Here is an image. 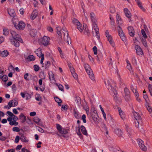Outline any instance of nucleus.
Instances as JSON below:
<instances>
[{
    "label": "nucleus",
    "instance_id": "f257e3e1",
    "mask_svg": "<svg viewBox=\"0 0 152 152\" xmlns=\"http://www.w3.org/2000/svg\"><path fill=\"white\" fill-rule=\"evenodd\" d=\"M11 34H12V38L10 39V42L12 44L14 45L15 47H18L20 45L19 42H23V41L20 38V36L17 34L14 31H11Z\"/></svg>",
    "mask_w": 152,
    "mask_h": 152
},
{
    "label": "nucleus",
    "instance_id": "f03ea898",
    "mask_svg": "<svg viewBox=\"0 0 152 152\" xmlns=\"http://www.w3.org/2000/svg\"><path fill=\"white\" fill-rule=\"evenodd\" d=\"M104 82L106 87L109 91H112L115 95H117V91L114 88V87L115 86V84L113 81L111 79H110L107 80V81H104Z\"/></svg>",
    "mask_w": 152,
    "mask_h": 152
},
{
    "label": "nucleus",
    "instance_id": "7ed1b4c3",
    "mask_svg": "<svg viewBox=\"0 0 152 152\" xmlns=\"http://www.w3.org/2000/svg\"><path fill=\"white\" fill-rule=\"evenodd\" d=\"M56 128L59 134L57 133L56 134L59 137H61L62 135L66 134L68 133L69 129H66L64 128H63L59 124H56Z\"/></svg>",
    "mask_w": 152,
    "mask_h": 152
},
{
    "label": "nucleus",
    "instance_id": "20e7f679",
    "mask_svg": "<svg viewBox=\"0 0 152 152\" xmlns=\"http://www.w3.org/2000/svg\"><path fill=\"white\" fill-rule=\"evenodd\" d=\"M57 33L58 35L60 36L61 38V34H63L64 35V39H65L66 36L67 35V36L69 35L68 32L66 28L64 27H63L61 30H60V28L59 26L57 27Z\"/></svg>",
    "mask_w": 152,
    "mask_h": 152
},
{
    "label": "nucleus",
    "instance_id": "39448f33",
    "mask_svg": "<svg viewBox=\"0 0 152 152\" xmlns=\"http://www.w3.org/2000/svg\"><path fill=\"white\" fill-rule=\"evenodd\" d=\"M84 67L91 79L92 80H94L95 77L90 66L88 64H85L84 65Z\"/></svg>",
    "mask_w": 152,
    "mask_h": 152
},
{
    "label": "nucleus",
    "instance_id": "423d86ee",
    "mask_svg": "<svg viewBox=\"0 0 152 152\" xmlns=\"http://www.w3.org/2000/svg\"><path fill=\"white\" fill-rule=\"evenodd\" d=\"M134 117L136 120L135 121V125L136 127L139 128V124L142 125V121L140 115L137 112H134Z\"/></svg>",
    "mask_w": 152,
    "mask_h": 152
},
{
    "label": "nucleus",
    "instance_id": "0eeeda50",
    "mask_svg": "<svg viewBox=\"0 0 152 152\" xmlns=\"http://www.w3.org/2000/svg\"><path fill=\"white\" fill-rule=\"evenodd\" d=\"M39 41L40 43L45 46H46L50 44V38L46 36H44L41 39H39Z\"/></svg>",
    "mask_w": 152,
    "mask_h": 152
},
{
    "label": "nucleus",
    "instance_id": "6e6552de",
    "mask_svg": "<svg viewBox=\"0 0 152 152\" xmlns=\"http://www.w3.org/2000/svg\"><path fill=\"white\" fill-rule=\"evenodd\" d=\"M105 35L107 38L108 41L109 42L110 45L113 47H114L115 46V43L113 39L112 36L110 34L107 30H106L105 31Z\"/></svg>",
    "mask_w": 152,
    "mask_h": 152
},
{
    "label": "nucleus",
    "instance_id": "1a4fd4ad",
    "mask_svg": "<svg viewBox=\"0 0 152 152\" xmlns=\"http://www.w3.org/2000/svg\"><path fill=\"white\" fill-rule=\"evenodd\" d=\"M91 115L94 121L98 123L99 122V117L96 111H91Z\"/></svg>",
    "mask_w": 152,
    "mask_h": 152
},
{
    "label": "nucleus",
    "instance_id": "9d476101",
    "mask_svg": "<svg viewBox=\"0 0 152 152\" xmlns=\"http://www.w3.org/2000/svg\"><path fill=\"white\" fill-rule=\"evenodd\" d=\"M119 29L118 30V32L122 40L124 42H126V39L125 36L123 33V31L119 26H118Z\"/></svg>",
    "mask_w": 152,
    "mask_h": 152
},
{
    "label": "nucleus",
    "instance_id": "9b49d317",
    "mask_svg": "<svg viewBox=\"0 0 152 152\" xmlns=\"http://www.w3.org/2000/svg\"><path fill=\"white\" fill-rule=\"evenodd\" d=\"M92 23V28L95 31L96 34V36L98 39H99L100 37V34L99 33V30L97 25L96 23Z\"/></svg>",
    "mask_w": 152,
    "mask_h": 152
},
{
    "label": "nucleus",
    "instance_id": "f8f14e48",
    "mask_svg": "<svg viewBox=\"0 0 152 152\" xmlns=\"http://www.w3.org/2000/svg\"><path fill=\"white\" fill-rule=\"evenodd\" d=\"M137 141L140 148L143 151H146L147 150V148L145 146L144 142L139 139H137Z\"/></svg>",
    "mask_w": 152,
    "mask_h": 152
},
{
    "label": "nucleus",
    "instance_id": "ddd939ff",
    "mask_svg": "<svg viewBox=\"0 0 152 152\" xmlns=\"http://www.w3.org/2000/svg\"><path fill=\"white\" fill-rule=\"evenodd\" d=\"M15 28L17 29H23L25 26V24L22 21H20L17 25L14 24Z\"/></svg>",
    "mask_w": 152,
    "mask_h": 152
},
{
    "label": "nucleus",
    "instance_id": "4468645a",
    "mask_svg": "<svg viewBox=\"0 0 152 152\" xmlns=\"http://www.w3.org/2000/svg\"><path fill=\"white\" fill-rule=\"evenodd\" d=\"M124 91L125 94V99L126 101H128L130 99L129 91L127 88H125L124 89Z\"/></svg>",
    "mask_w": 152,
    "mask_h": 152
},
{
    "label": "nucleus",
    "instance_id": "2eb2a0df",
    "mask_svg": "<svg viewBox=\"0 0 152 152\" xmlns=\"http://www.w3.org/2000/svg\"><path fill=\"white\" fill-rule=\"evenodd\" d=\"M135 48L136 50V52L137 55H143V51L141 48L138 45H136L135 46Z\"/></svg>",
    "mask_w": 152,
    "mask_h": 152
},
{
    "label": "nucleus",
    "instance_id": "dca6fc26",
    "mask_svg": "<svg viewBox=\"0 0 152 152\" xmlns=\"http://www.w3.org/2000/svg\"><path fill=\"white\" fill-rule=\"evenodd\" d=\"M109 66L110 68V70L111 72H117V68L116 65H114L113 66L112 63L110 62L109 64Z\"/></svg>",
    "mask_w": 152,
    "mask_h": 152
},
{
    "label": "nucleus",
    "instance_id": "f3484780",
    "mask_svg": "<svg viewBox=\"0 0 152 152\" xmlns=\"http://www.w3.org/2000/svg\"><path fill=\"white\" fill-rule=\"evenodd\" d=\"M90 17L92 23H96L97 21V19L94 13L93 12L90 13Z\"/></svg>",
    "mask_w": 152,
    "mask_h": 152
},
{
    "label": "nucleus",
    "instance_id": "a211bd4d",
    "mask_svg": "<svg viewBox=\"0 0 152 152\" xmlns=\"http://www.w3.org/2000/svg\"><path fill=\"white\" fill-rule=\"evenodd\" d=\"M129 33L130 36L133 37L134 35V31L133 27L132 26H129L128 28Z\"/></svg>",
    "mask_w": 152,
    "mask_h": 152
},
{
    "label": "nucleus",
    "instance_id": "6ab92c4d",
    "mask_svg": "<svg viewBox=\"0 0 152 152\" xmlns=\"http://www.w3.org/2000/svg\"><path fill=\"white\" fill-rule=\"evenodd\" d=\"M118 111L119 113V115L121 118L122 119H124L125 118V115L124 112L122 111L120 107H118Z\"/></svg>",
    "mask_w": 152,
    "mask_h": 152
},
{
    "label": "nucleus",
    "instance_id": "aec40b11",
    "mask_svg": "<svg viewBox=\"0 0 152 152\" xmlns=\"http://www.w3.org/2000/svg\"><path fill=\"white\" fill-rule=\"evenodd\" d=\"M124 11L126 17L128 18H130L132 16V15L130 12L128 10L127 8H125Z\"/></svg>",
    "mask_w": 152,
    "mask_h": 152
},
{
    "label": "nucleus",
    "instance_id": "412c9836",
    "mask_svg": "<svg viewBox=\"0 0 152 152\" xmlns=\"http://www.w3.org/2000/svg\"><path fill=\"white\" fill-rule=\"evenodd\" d=\"M116 18V21L118 24L120 25L123 23V21L122 20L121 17L120 16V15L119 14H117Z\"/></svg>",
    "mask_w": 152,
    "mask_h": 152
},
{
    "label": "nucleus",
    "instance_id": "4be33fe9",
    "mask_svg": "<svg viewBox=\"0 0 152 152\" xmlns=\"http://www.w3.org/2000/svg\"><path fill=\"white\" fill-rule=\"evenodd\" d=\"M80 128L82 133L83 134L87 136L88 134L85 127L83 125H81L80 127Z\"/></svg>",
    "mask_w": 152,
    "mask_h": 152
},
{
    "label": "nucleus",
    "instance_id": "5701e85b",
    "mask_svg": "<svg viewBox=\"0 0 152 152\" xmlns=\"http://www.w3.org/2000/svg\"><path fill=\"white\" fill-rule=\"evenodd\" d=\"M38 13L36 10L34 11L32 13L31 15V19L33 20H34L37 16Z\"/></svg>",
    "mask_w": 152,
    "mask_h": 152
},
{
    "label": "nucleus",
    "instance_id": "b1692460",
    "mask_svg": "<svg viewBox=\"0 0 152 152\" xmlns=\"http://www.w3.org/2000/svg\"><path fill=\"white\" fill-rule=\"evenodd\" d=\"M8 12L9 15L12 17H14L15 16V13L13 9L8 10Z\"/></svg>",
    "mask_w": 152,
    "mask_h": 152
},
{
    "label": "nucleus",
    "instance_id": "393cba45",
    "mask_svg": "<svg viewBox=\"0 0 152 152\" xmlns=\"http://www.w3.org/2000/svg\"><path fill=\"white\" fill-rule=\"evenodd\" d=\"M20 140L23 142H28L29 140L27 139L26 137L22 134L20 137Z\"/></svg>",
    "mask_w": 152,
    "mask_h": 152
},
{
    "label": "nucleus",
    "instance_id": "a878e982",
    "mask_svg": "<svg viewBox=\"0 0 152 152\" xmlns=\"http://www.w3.org/2000/svg\"><path fill=\"white\" fill-rule=\"evenodd\" d=\"M110 149L111 151L114 152H116L118 151H119V148L118 147H117L115 145L111 146Z\"/></svg>",
    "mask_w": 152,
    "mask_h": 152
},
{
    "label": "nucleus",
    "instance_id": "bb28decb",
    "mask_svg": "<svg viewBox=\"0 0 152 152\" xmlns=\"http://www.w3.org/2000/svg\"><path fill=\"white\" fill-rule=\"evenodd\" d=\"M20 119L21 120V122L23 123L26 121V117L23 114V113H21L19 116Z\"/></svg>",
    "mask_w": 152,
    "mask_h": 152
},
{
    "label": "nucleus",
    "instance_id": "cd10ccee",
    "mask_svg": "<svg viewBox=\"0 0 152 152\" xmlns=\"http://www.w3.org/2000/svg\"><path fill=\"white\" fill-rule=\"evenodd\" d=\"M77 26V28L81 32L83 31L84 28L80 23H78Z\"/></svg>",
    "mask_w": 152,
    "mask_h": 152
},
{
    "label": "nucleus",
    "instance_id": "c85d7f7f",
    "mask_svg": "<svg viewBox=\"0 0 152 152\" xmlns=\"http://www.w3.org/2000/svg\"><path fill=\"white\" fill-rule=\"evenodd\" d=\"M36 53L37 56L39 58L42 57L43 55H44L43 54H42V50L40 48H38L36 51Z\"/></svg>",
    "mask_w": 152,
    "mask_h": 152
},
{
    "label": "nucleus",
    "instance_id": "c756f323",
    "mask_svg": "<svg viewBox=\"0 0 152 152\" xmlns=\"http://www.w3.org/2000/svg\"><path fill=\"white\" fill-rule=\"evenodd\" d=\"M1 55L2 57H6L9 55V52L7 50H4L1 52Z\"/></svg>",
    "mask_w": 152,
    "mask_h": 152
},
{
    "label": "nucleus",
    "instance_id": "7c9ffc66",
    "mask_svg": "<svg viewBox=\"0 0 152 152\" xmlns=\"http://www.w3.org/2000/svg\"><path fill=\"white\" fill-rule=\"evenodd\" d=\"M137 3L138 7L143 12H145V9L143 7L142 3L141 1L137 2Z\"/></svg>",
    "mask_w": 152,
    "mask_h": 152
},
{
    "label": "nucleus",
    "instance_id": "2f4dec72",
    "mask_svg": "<svg viewBox=\"0 0 152 152\" xmlns=\"http://www.w3.org/2000/svg\"><path fill=\"white\" fill-rule=\"evenodd\" d=\"M74 115V116L77 119H79L80 117L79 115V113L77 110L76 109H74L73 110Z\"/></svg>",
    "mask_w": 152,
    "mask_h": 152
},
{
    "label": "nucleus",
    "instance_id": "473e14b6",
    "mask_svg": "<svg viewBox=\"0 0 152 152\" xmlns=\"http://www.w3.org/2000/svg\"><path fill=\"white\" fill-rule=\"evenodd\" d=\"M115 132L118 136H121L122 134V132L121 130L118 129H115Z\"/></svg>",
    "mask_w": 152,
    "mask_h": 152
},
{
    "label": "nucleus",
    "instance_id": "72a5a7b5",
    "mask_svg": "<svg viewBox=\"0 0 152 152\" xmlns=\"http://www.w3.org/2000/svg\"><path fill=\"white\" fill-rule=\"evenodd\" d=\"M48 75L50 80H54V75L53 73L52 72H49Z\"/></svg>",
    "mask_w": 152,
    "mask_h": 152
},
{
    "label": "nucleus",
    "instance_id": "f704fd0d",
    "mask_svg": "<svg viewBox=\"0 0 152 152\" xmlns=\"http://www.w3.org/2000/svg\"><path fill=\"white\" fill-rule=\"evenodd\" d=\"M64 40L66 41V42L69 45V43L71 44V38L70 37H69L68 36H67V35L66 36V38L65 39H64Z\"/></svg>",
    "mask_w": 152,
    "mask_h": 152
},
{
    "label": "nucleus",
    "instance_id": "c9c22d12",
    "mask_svg": "<svg viewBox=\"0 0 152 152\" xmlns=\"http://www.w3.org/2000/svg\"><path fill=\"white\" fill-rule=\"evenodd\" d=\"M55 101L58 103L59 106H61V103L62 102V101L61 99L58 97H56L54 98Z\"/></svg>",
    "mask_w": 152,
    "mask_h": 152
},
{
    "label": "nucleus",
    "instance_id": "e433bc0d",
    "mask_svg": "<svg viewBox=\"0 0 152 152\" xmlns=\"http://www.w3.org/2000/svg\"><path fill=\"white\" fill-rule=\"evenodd\" d=\"M80 127H79L76 128V131L77 135L80 137L82 136V134L80 132Z\"/></svg>",
    "mask_w": 152,
    "mask_h": 152
},
{
    "label": "nucleus",
    "instance_id": "4c0bfd02",
    "mask_svg": "<svg viewBox=\"0 0 152 152\" xmlns=\"http://www.w3.org/2000/svg\"><path fill=\"white\" fill-rule=\"evenodd\" d=\"M33 121L37 124H39V123L40 121V119L38 117L36 116L34 118Z\"/></svg>",
    "mask_w": 152,
    "mask_h": 152
},
{
    "label": "nucleus",
    "instance_id": "58836bf2",
    "mask_svg": "<svg viewBox=\"0 0 152 152\" xmlns=\"http://www.w3.org/2000/svg\"><path fill=\"white\" fill-rule=\"evenodd\" d=\"M75 100L78 104H80L81 99L79 96H75Z\"/></svg>",
    "mask_w": 152,
    "mask_h": 152
},
{
    "label": "nucleus",
    "instance_id": "ea45409f",
    "mask_svg": "<svg viewBox=\"0 0 152 152\" xmlns=\"http://www.w3.org/2000/svg\"><path fill=\"white\" fill-rule=\"evenodd\" d=\"M110 19L111 20V24L112 26H114L115 21L113 18H112L111 15L110 16Z\"/></svg>",
    "mask_w": 152,
    "mask_h": 152
},
{
    "label": "nucleus",
    "instance_id": "a19ab883",
    "mask_svg": "<svg viewBox=\"0 0 152 152\" xmlns=\"http://www.w3.org/2000/svg\"><path fill=\"white\" fill-rule=\"evenodd\" d=\"M39 77L42 79H45V75L44 73L43 72H40V73Z\"/></svg>",
    "mask_w": 152,
    "mask_h": 152
},
{
    "label": "nucleus",
    "instance_id": "79ce46f5",
    "mask_svg": "<svg viewBox=\"0 0 152 152\" xmlns=\"http://www.w3.org/2000/svg\"><path fill=\"white\" fill-rule=\"evenodd\" d=\"M3 34L6 36H7L9 33V32L8 30L5 28L3 29Z\"/></svg>",
    "mask_w": 152,
    "mask_h": 152
},
{
    "label": "nucleus",
    "instance_id": "37998d69",
    "mask_svg": "<svg viewBox=\"0 0 152 152\" xmlns=\"http://www.w3.org/2000/svg\"><path fill=\"white\" fill-rule=\"evenodd\" d=\"M96 60L97 61H99L100 60L102 59V54H98V55L97 56Z\"/></svg>",
    "mask_w": 152,
    "mask_h": 152
},
{
    "label": "nucleus",
    "instance_id": "c03bdc74",
    "mask_svg": "<svg viewBox=\"0 0 152 152\" xmlns=\"http://www.w3.org/2000/svg\"><path fill=\"white\" fill-rule=\"evenodd\" d=\"M72 22L74 24L76 25H77L78 23H80L78 20L76 18H74L72 20Z\"/></svg>",
    "mask_w": 152,
    "mask_h": 152
},
{
    "label": "nucleus",
    "instance_id": "a18cd8bd",
    "mask_svg": "<svg viewBox=\"0 0 152 152\" xmlns=\"http://www.w3.org/2000/svg\"><path fill=\"white\" fill-rule=\"evenodd\" d=\"M83 31V33L85 34H87L88 35L89 34V31L87 28H85L84 29V28Z\"/></svg>",
    "mask_w": 152,
    "mask_h": 152
},
{
    "label": "nucleus",
    "instance_id": "49530a36",
    "mask_svg": "<svg viewBox=\"0 0 152 152\" xmlns=\"http://www.w3.org/2000/svg\"><path fill=\"white\" fill-rule=\"evenodd\" d=\"M141 33L143 36L144 37L145 39L147 37L146 34L143 29H142L141 30Z\"/></svg>",
    "mask_w": 152,
    "mask_h": 152
},
{
    "label": "nucleus",
    "instance_id": "de8ad7c7",
    "mask_svg": "<svg viewBox=\"0 0 152 152\" xmlns=\"http://www.w3.org/2000/svg\"><path fill=\"white\" fill-rule=\"evenodd\" d=\"M28 59H29L30 61H33L35 59L34 56L33 55H30L28 56Z\"/></svg>",
    "mask_w": 152,
    "mask_h": 152
},
{
    "label": "nucleus",
    "instance_id": "09e8293b",
    "mask_svg": "<svg viewBox=\"0 0 152 152\" xmlns=\"http://www.w3.org/2000/svg\"><path fill=\"white\" fill-rule=\"evenodd\" d=\"M148 90L150 93V95L152 96V87L150 84L148 85Z\"/></svg>",
    "mask_w": 152,
    "mask_h": 152
},
{
    "label": "nucleus",
    "instance_id": "8fccbe9b",
    "mask_svg": "<svg viewBox=\"0 0 152 152\" xmlns=\"http://www.w3.org/2000/svg\"><path fill=\"white\" fill-rule=\"evenodd\" d=\"M142 44H143V45H144V46L145 47H147V42L145 40V39H142Z\"/></svg>",
    "mask_w": 152,
    "mask_h": 152
},
{
    "label": "nucleus",
    "instance_id": "3c124183",
    "mask_svg": "<svg viewBox=\"0 0 152 152\" xmlns=\"http://www.w3.org/2000/svg\"><path fill=\"white\" fill-rule=\"evenodd\" d=\"M34 71L36 72H37L39 71V67L38 65H35L34 66Z\"/></svg>",
    "mask_w": 152,
    "mask_h": 152
},
{
    "label": "nucleus",
    "instance_id": "603ef678",
    "mask_svg": "<svg viewBox=\"0 0 152 152\" xmlns=\"http://www.w3.org/2000/svg\"><path fill=\"white\" fill-rule=\"evenodd\" d=\"M8 79V77L7 75H4L3 76V78L2 80L4 82H6Z\"/></svg>",
    "mask_w": 152,
    "mask_h": 152
},
{
    "label": "nucleus",
    "instance_id": "864d4df0",
    "mask_svg": "<svg viewBox=\"0 0 152 152\" xmlns=\"http://www.w3.org/2000/svg\"><path fill=\"white\" fill-rule=\"evenodd\" d=\"M13 100L10 101L8 103V105L9 106L8 107V109H9L12 106Z\"/></svg>",
    "mask_w": 152,
    "mask_h": 152
},
{
    "label": "nucleus",
    "instance_id": "5fc2aeb1",
    "mask_svg": "<svg viewBox=\"0 0 152 152\" xmlns=\"http://www.w3.org/2000/svg\"><path fill=\"white\" fill-rule=\"evenodd\" d=\"M12 130L14 132H19L20 130L19 128L17 127H15L12 128Z\"/></svg>",
    "mask_w": 152,
    "mask_h": 152
},
{
    "label": "nucleus",
    "instance_id": "6e6d98bb",
    "mask_svg": "<svg viewBox=\"0 0 152 152\" xmlns=\"http://www.w3.org/2000/svg\"><path fill=\"white\" fill-rule=\"evenodd\" d=\"M50 65V63L49 61H48L47 63L45 64V68L46 69L48 68Z\"/></svg>",
    "mask_w": 152,
    "mask_h": 152
},
{
    "label": "nucleus",
    "instance_id": "4d7b16f0",
    "mask_svg": "<svg viewBox=\"0 0 152 152\" xmlns=\"http://www.w3.org/2000/svg\"><path fill=\"white\" fill-rule=\"evenodd\" d=\"M110 11L111 13H114L115 11V8L113 7H111L110 8Z\"/></svg>",
    "mask_w": 152,
    "mask_h": 152
},
{
    "label": "nucleus",
    "instance_id": "13d9d810",
    "mask_svg": "<svg viewBox=\"0 0 152 152\" xmlns=\"http://www.w3.org/2000/svg\"><path fill=\"white\" fill-rule=\"evenodd\" d=\"M133 93L135 95L136 97H138L139 95L138 93L137 90H134Z\"/></svg>",
    "mask_w": 152,
    "mask_h": 152
},
{
    "label": "nucleus",
    "instance_id": "bf43d9fd",
    "mask_svg": "<svg viewBox=\"0 0 152 152\" xmlns=\"http://www.w3.org/2000/svg\"><path fill=\"white\" fill-rule=\"evenodd\" d=\"M20 139V137L19 136H17L15 137V142L17 143H18Z\"/></svg>",
    "mask_w": 152,
    "mask_h": 152
},
{
    "label": "nucleus",
    "instance_id": "052dcab7",
    "mask_svg": "<svg viewBox=\"0 0 152 152\" xmlns=\"http://www.w3.org/2000/svg\"><path fill=\"white\" fill-rule=\"evenodd\" d=\"M67 109V106L66 105H62L61 106V110H66Z\"/></svg>",
    "mask_w": 152,
    "mask_h": 152
},
{
    "label": "nucleus",
    "instance_id": "680f3d73",
    "mask_svg": "<svg viewBox=\"0 0 152 152\" xmlns=\"http://www.w3.org/2000/svg\"><path fill=\"white\" fill-rule=\"evenodd\" d=\"M93 50L94 52V54L95 55H96L97 54L96 47V46H94L93 48Z\"/></svg>",
    "mask_w": 152,
    "mask_h": 152
},
{
    "label": "nucleus",
    "instance_id": "e2e57ef3",
    "mask_svg": "<svg viewBox=\"0 0 152 152\" xmlns=\"http://www.w3.org/2000/svg\"><path fill=\"white\" fill-rule=\"evenodd\" d=\"M73 77L75 79H77L78 78L77 74L75 72L72 73Z\"/></svg>",
    "mask_w": 152,
    "mask_h": 152
},
{
    "label": "nucleus",
    "instance_id": "0e129e2a",
    "mask_svg": "<svg viewBox=\"0 0 152 152\" xmlns=\"http://www.w3.org/2000/svg\"><path fill=\"white\" fill-rule=\"evenodd\" d=\"M28 76V73H26L24 76V78L26 80H29V79L27 78V77Z\"/></svg>",
    "mask_w": 152,
    "mask_h": 152
},
{
    "label": "nucleus",
    "instance_id": "69168bd1",
    "mask_svg": "<svg viewBox=\"0 0 152 152\" xmlns=\"http://www.w3.org/2000/svg\"><path fill=\"white\" fill-rule=\"evenodd\" d=\"M35 99L37 101H39L41 99V97L38 94L36 97Z\"/></svg>",
    "mask_w": 152,
    "mask_h": 152
},
{
    "label": "nucleus",
    "instance_id": "338daca9",
    "mask_svg": "<svg viewBox=\"0 0 152 152\" xmlns=\"http://www.w3.org/2000/svg\"><path fill=\"white\" fill-rule=\"evenodd\" d=\"M146 107L148 111L150 112L151 113L152 112L151 107L149 106L148 105H146Z\"/></svg>",
    "mask_w": 152,
    "mask_h": 152
},
{
    "label": "nucleus",
    "instance_id": "774afa93",
    "mask_svg": "<svg viewBox=\"0 0 152 152\" xmlns=\"http://www.w3.org/2000/svg\"><path fill=\"white\" fill-rule=\"evenodd\" d=\"M58 88L59 89L61 90V91H64V87L62 85L60 84L58 86Z\"/></svg>",
    "mask_w": 152,
    "mask_h": 152
}]
</instances>
